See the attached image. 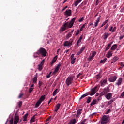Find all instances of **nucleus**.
<instances>
[{
	"label": "nucleus",
	"instance_id": "1",
	"mask_svg": "<svg viewBox=\"0 0 124 124\" xmlns=\"http://www.w3.org/2000/svg\"><path fill=\"white\" fill-rule=\"evenodd\" d=\"M76 18L75 17L72 19L71 21L66 22L64 25L67 29H70L72 28L73 25H74V22H75Z\"/></svg>",
	"mask_w": 124,
	"mask_h": 124
},
{
	"label": "nucleus",
	"instance_id": "2",
	"mask_svg": "<svg viewBox=\"0 0 124 124\" xmlns=\"http://www.w3.org/2000/svg\"><path fill=\"white\" fill-rule=\"evenodd\" d=\"M74 41V39L71 38L69 41H66L64 42L63 45L65 47H71L72 43Z\"/></svg>",
	"mask_w": 124,
	"mask_h": 124
},
{
	"label": "nucleus",
	"instance_id": "3",
	"mask_svg": "<svg viewBox=\"0 0 124 124\" xmlns=\"http://www.w3.org/2000/svg\"><path fill=\"white\" fill-rule=\"evenodd\" d=\"M40 56H43V57H46V55H47V51L45 49L43 48H40L39 50H38Z\"/></svg>",
	"mask_w": 124,
	"mask_h": 124
},
{
	"label": "nucleus",
	"instance_id": "4",
	"mask_svg": "<svg viewBox=\"0 0 124 124\" xmlns=\"http://www.w3.org/2000/svg\"><path fill=\"white\" fill-rule=\"evenodd\" d=\"M108 121H109V116L107 115H104L102 118L101 124H107V123H108Z\"/></svg>",
	"mask_w": 124,
	"mask_h": 124
},
{
	"label": "nucleus",
	"instance_id": "5",
	"mask_svg": "<svg viewBox=\"0 0 124 124\" xmlns=\"http://www.w3.org/2000/svg\"><path fill=\"white\" fill-rule=\"evenodd\" d=\"M73 77H69L66 80V84L69 86V85H71L72 83V81H73Z\"/></svg>",
	"mask_w": 124,
	"mask_h": 124
},
{
	"label": "nucleus",
	"instance_id": "6",
	"mask_svg": "<svg viewBox=\"0 0 124 124\" xmlns=\"http://www.w3.org/2000/svg\"><path fill=\"white\" fill-rule=\"evenodd\" d=\"M61 66H62V63L61 62H60L58 64H57V66H55L54 71L52 73V74H53V75H55V74H56V73L58 72V71L60 70V67H61Z\"/></svg>",
	"mask_w": 124,
	"mask_h": 124
},
{
	"label": "nucleus",
	"instance_id": "7",
	"mask_svg": "<svg viewBox=\"0 0 124 124\" xmlns=\"http://www.w3.org/2000/svg\"><path fill=\"white\" fill-rule=\"evenodd\" d=\"M95 55H96V52L93 51L92 52V53L90 54L89 57L88 58V61L90 62H91V61H93V58L95 57Z\"/></svg>",
	"mask_w": 124,
	"mask_h": 124
},
{
	"label": "nucleus",
	"instance_id": "8",
	"mask_svg": "<svg viewBox=\"0 0 124 124\" xmlns=\"http://www.w3.org/2000/svg\"><path fill=\"white\" fill-rule=\"evenodd\" d=\"M110 92V90H109V88L108 87L105 88L103 89V92L100 93V94L101 95H105V94H107V93H109Z\"/></svg>",
	"mask_w": 124,
	"mask_h": 124
},
{
	"label": "nucleus",
	"instance_id": "9",
	"mask_svg": "<svg viewBox=\"0 0 124 124\" xmlns=\"http://www.w3.org/2000/svg\"><path fill=\"white\" fill-rule=\"evenodd\" d=\"M19 120H20V118H19V115L15 114L14 116V124H18V123H19Z\"/></svg>",
	"mask_w": 124,
	"mask_h": 124
},
{
	"label": "nucleus",
	"instance_id": "10",
	"mask_svg": "<svg viewBox=\"0 0 124 124\" xmlns=\"http://www.w3.org/2000/svg\"><path fill=\"white\" fill-rule=\"evenodd\" d=\"M97 89V87H95L93 89L91 90V93L90 94V95L93 96L94 95L96 92H97V90H96Z\"/></svg>",
	"mask_w": 124,
	"mask_h": 124
},
{
	"label": "nucleus",
	"instance_id": "11",
	"mask_svg": "<svg viewBox=\"0 0 124 124\" xmlns=\"http://www.w3.org/2000/svg\"><path fill=\"white\" fill-rule=\"evenodd\" d=\"M74 54L71 55V63L72 64H74L75 63V61L76 60V58L74 57Z\"/></svg>",
	"mask_w": 124,
	"mask_h": 124
},
{
	"label": "nucleus",
	"instance_id": "12",
	"mask_svg": "<svg viewBox=\"0 0 124 124\" xmlns=\"http://www.w3.org/2000/svg\"><path fill=\"white\" fill-rule=\"evenodd\" d=\"M113 96V95L112 94V93H109L106 95H105V97L108 99V100H109L112 98V97Z\"/></svg>",
	"mask_w": 124,
	"mask_h": 124
},
{
	"label": "nucleus",
	"instance_id": "13",
	"mask_svg": "<svg viewBox=\"0 0 124 124\" xmlns=\"http://www.w3.org/2000/svg\"><path fill=\"white\" fill-rule=\"evenodd\" d=\"M74 30H72L71 32H69L66 35V39H69L72 36V33L74 32Z\"/></svg>",
	"mask_w": 124,
	"mask_h": 124
},
{
	"label": "nucleus",
	"instance_id": "14",
	"mask_svg": "<svg viewBox=\"0 0 124 124\" xmlns=\"http://www.w3.org/2000/svg\"><path fill=\"white\" fill-rule=\"evenodd\" d=\"M116 80H117V76H114V77H111L109 78V81L111 83H113V82H115V81H116Z\"/></svg>",
	"mask_w": 124,
	"mask_h": 124
},
{
	"label": "nucleus",
	"instance_id": "15",
	"mask_svg": "<svg viewBox=\"0 0 124 124\" xmlns=\"http://www.w3.org/2000/svg\"><path fill=\"white\" fill-rule=\"evenodd\" d=\"M86 49V46H83L82 47L80 48V50L78 52V55H80L83 53V51Z\"/></svg>",
	"mask_w": 124,
	"mask_h": 124
},
{
	"label": "nucleus",
	"instance_id": "16",
	"mask_svg": "<svg viewBox=\"0 0 124 124\" xmlns=\"http://www.w3.org/2000/svg\"><path fill=\"white\" fill-rule=\"evenodd\" d=\"M122 82H123V78H120L118 79V80H117V81L116 82V85H117V86H121V85H122Z\"/></svg>",
	"mask_w": 124,
	"mask_h": 124
},
{
	"label": "nucleus",
	"instance_id": "17",
	"mask_svg": "<svg viewBox=\"0 0 124 124\" xmlns=\"http://www.w3.org/2000/svg\"><path fill=\"white\" fill-rule=\"evenodd\" d=\"M107 84V79H103L100 81V84L102 87H104L105 85Z\"/></svg>",
	"mask_w": 124,
	"mask_h": 124
},
{
	"label": "nucleus",
	"instance_id": "18",
	"mask_svg": "<svg viewBox=\"0 0 124 124\" xmlns=\"http://www.w3.org/2000/svg\"><path fill=\"white\" fill-rule=\"evenodd\" d=\"M100 17H101V16H100L99 17H98L96 19L95 22L94 23V27H97V26L98 25V23H99V21H100Z\"/></svg>",
	"mask_w": 124,
	"mask_h": 124
},
{
	"label": "nucleus",
	"instance_id": "19",
	"mask_svg": "<svg viewBox=\"0 0 124 124\" xmlns=\"http://www.w3.org/2000/svg\"><path fill=\"white\" fill-rule=\"evenodd\" d=\"M66 17H68L71 15V10H66L65 13Z\"/></svg>",
	"mask_w": 124,
	"mask_h": 124
},
{
	"label": "nucleus",
	"instance_id": "20",
	"mask_svg": "<svg viewBox=\"0 0 124 124\" xmlns=\"http://www.w3.org/2000/svg\"><path fill=\"white\" fill-rule=\"evenodd\" d=\"M60 107H61V104H60L59 103L57 104L55 106L54 112H56V113H57L60 109Z\"/></svg>",
	"mask_w": 124,
	"mask_h": 124
},
{
	"label": "nucleus",
	"instance_id": "21",
	"mask_svg": "<svg viewBox=\"0 0 124 124\" xmlns=\"http://www.w3.org/2000/svg\"><path fill=\"white\" fill-rule=\"evenodd\" d=\"M82 38H83V37L82 36H80V37L79 38L78 41L77 42V45L78 47L80 46V43L82 42Z\"/></svg>",
	"mask_w": 124,
	"mask_h": 124
},
{
	"label": "nucleus",
	"instance_id": "22",
	"mask_svg": "<svg viewBox=\"0 0 124 124\" xmlns=\"http://www.w3.org/2000/svg\"><path fill=\"white\" fill-rule=\"evenodd\" d=\"M82 113V108H79L78 111L77 113L76 117L78 118L80 115Z\"/></svg>",
	"mask_w": 124,
	"mask_h": 124
},
{
	"label": "nucleus",
	"instance_id": "23",
	"mask_svg": "<svg viewBox=\"0 0 124 124\" xmlns=\"http://www.w3.org/2000/svg\"><path fill=\"white\" fill-rule=\"evenodd\" d=\"M117 48H118V46L117 45V44H114L112 46L110 50H111V51H115V50H116Z\"/></svg>",
	"mask_w": 124,
	"mask_h": 124
},
{
	"label": "nucleus",
	"instance_id": "24",
	"mask_svg": "<svg viewBox=\"0 0 124 124\" xmlns=\"http://www.w3.org/2000/svg\"><path fill=\"white\" fill-rule=\"evenodd\" d=\"M40 57V54H39V52L38 51L37 52H35L33 54V57L35 59L36 58H39Z\"/></svg>",
	"mask_w": 124,
	"mask_h": 124
},
{
	"label": "nucleus",
	"instance_id": "25",
	"mask_svg": "<svg viewBox=\"0 0 124 124\" xmlns=\"http://www.w3.org/2000/svg\"><path fill=\"white\" fill-rule=\"evenodd\" d=\"M36 82H37V73L36 74V75L34 76V78H33V84H35Z\"/></svg>",
	"mask_w": 124,
	"mask_h": 124
},
{
	"label": "nucleus",
	"instance_id": "26",
	"mask_svg": "<svg viewBox=\"0 0 124 124\" xmlns=\"http://www.w3.org/2000/svg\"><path fill=\"white\" fill-rule=\"evenodd\" d=\"M112 51H108L107 54V57L108 59H109V58H111V57L113 56V53H112Z\"/></svg>",
	"mask_w": 124,
	"mask_h": 124
},
{
	"label": "nucleus",
	"instance_id": "27",
	"mask_svg": "<svg viewBox=\"0 0 124 124\" xmlns=\"http://www.w3.org/2000/svg\"><path fill=\"white\" fill-rule=\"evenodd\" d=\"M118 60H119V57L117 56L114 57L111 61V63H114V62H117V61Z\"/></svg>",
	"mask_w": 124,
	"mask_h": 124
},
{
	"label": "nucleus",
	"instance_id": "28",
	"mask_svg": "<svg viewBox=\"0 0 124 124\" xmlns=\"http://www.w3.org/2000/svg\"><path fill=\"white\" fill-rule=\"evenodd\" d=\"M65 30H67V28L65 26H64V24L63 25V26L62 27L60 30V31H64Z\"/></svg>",
	"mask_w": 124,
	"mask_h": 124
},
{
	"label": "nucleus",
	"instance_id": "29",
	"mask_svg": "<svg viewBox=\"0 0 124 124\" xmlns=\"http://www.w3.org/2000/svg\"><path fill=\"white\" fill-rule=\"evenodd\" d=\"M76 123V120L75 119H73L70 121L68 124H75Z\"/></svg>",
	"mask_w": 124,
	"mask_h": 124
},
{
	"label": "nucleus",
	"instance_id": "30",
	"mask_svg": "<svg viewBox=\"0 0 124 124\" xmlns=\"http://www.w3.org/2000/svg\"><path fill=\"white\" fill-rule=\"evenodd\" d=\"M82 1V0H78L77 1H76L74 2V4H75V6H77V5H78V4H79V3H80V2H81Z\"/></svg>",
	"mask_w": 124,
	"mask_h": 124
},
{
	"label": "nucleus",
	"instance_id": "31",
	"mask_svg": "<svg viewBox=\"0 0 124 124\" xmlns=\"http://www.w3.org/2000/svg\"><path fill=\"white\" fill-rule=\"evenodd\" d=\"M97 102V100H93L90 104L91 106H93V105H94V104H96Z\"/></svg>",
	"mask_w": 124,
	"mask_h": 124
},
{
	"label": "nucleus",
	"instance_id": "32",
	"mask_svg": "<svg viewBox=\"0 0 124 124\" xmlns=\"http://www.w3.org/2000/svg\"><path fill=\"white\" fill-rule=\"evenodd\" d=\"M58 59V55L55 56L54 58L53 59L52 61V64H53V63H55V62H56V61H57Z\"/></svg>",
	"mask_w": 124,
	"mask_h": 124
},
{
	"label": "nucleus",
	"instance_id": "33",
	"mask_svg": "<svg viewBox=\"0 0 124 124\" xmlns=\"http://www.w3.org/2000/svg\"><path fill=\"white\" fill-rule=\"evenodd\" d=\"M109 36V33H107V32H105L104 35V39H107V37H108Z\"/></svg>",
	"mask_w": 124,
	"mask_h": 124
},
{
	"label": "nucleus",
	"instance_id": "34",
	"mask_svg": "<svg viewBox=\"0 0 124 124\" xmlns=\"http://www.w3.org/2000/svg\"><path fill=\"white\" fill-rule=\"evenodd\" d=\"M59 93V90L56 89L53 93V96H55V95H57V93Z\"/></svg>",
	"mask_w": 124,
	"mask_h": 124
},
{
	"label": "nucleus",
	"instance_id": "35",
	"mask_svg": "<svg viewBox=\"0 0 124 124\" xmlns=\"http://www.w3.org/2000/svg\"><path fill=\"white\" fill-rule=\"evenodd\" d=\"M44 99H45V95H43L39 99V101L41 102H42V101H43V100H44Z\"/></svg>",
	"mask_w": 124,
	"mask_h": 124
},
{
	"label": "nucleus",
	"instance_id": "36",
	"mask_svg": "<svg viewBox=\"0 0 124 124\" xmlns=\"http://www.w3.org/2000/svg\"><path fill=\"white\" fill-rule=\"evenodd\" d=\"M106 61H107V58H105L103 60H101L100 62V63H105V62H106Z\"/></svg>",
	"mask_w": 124,
	"mask_h": 124
},
{
	"label": "nucleus",
	"instance_id": "37",
	"mask_svg": "<svg viewBox=\"0 0 124 124\" xmlns=\"http://www.w3.org/2000/svg\"><path fill=\"white\" fill-rule=\"evenodd\" d=\"M28 119V114H26L23 117V121L26 122Z\"/></svg>",
	"mask_w": 124,
	"mask_h": 124
},
{
	"label": "nucleus",
	"instance_id": "38",
	"mask_svg": "<svg viewBox=\"0 0 124 124\" xmlns=\"http://www.w3.org/2000/svg\"><path fill=\"white\" fill-rule=\"evenodd\" d=\"M41 103L42 102L39 100L36 103V105H35L36 107H38V106H39V105L41 104Z\"/></svg>",
	"mask_w": 124,
	"mask_h": 124
},
{
	"label": "nucleus",
	"instance_id": "39",
	"mask_svg": "<svg viewBox=\"0 0 124 124\" xmlns=\"http://www.w3.org/2000/svg\"><path fill=\"white\" fill-rule=\"evenodd\" d=\"M38 70H42V68H43V65H42V64H39L38 65Z\"/></svg>",
	"mask_w": 124,
	"mask_h": 124
},
{
	"label": "nucleus",
	"instance_id": "40",
	"mask_svg": "<svg viewBox=\"0 0 124 124\" xmlns=\"http://www.w3.org/2000/svg\"><path fill=\"white\" fill-rule=\"evenodd\" d=\"M91 101H92V98L91 97H88L87 100V103H90Z\"/></svg>",
	"mask_w": 124,
	"mask_h": 124
},
{
	"label": "nucleus",
	"instance_id": "41",
	"mask_svg": "<svg viewBox=\"0 0 124 124\" xmlns=\"http://www.w3.org/2000/svg\"><path fill=\"white\" fill-rule=\"evenodd\" d=\"M88 94H84L83 95H81L80 98H79L80 100L82 99V98H84V97H86V96H87Z\"/></svg>",
	"mask_w": 124,
	"mask_h": 124
},
{
	"label": "nucleus",
	"instance_id": "42",
	"mask_svg": "<svg viewBox=\"0 0 124 124\" xmlns=\"http://www.w3.org/2000/svg\"><path fill=\"white\" fill-rule=\"evenodd\" d=\"M34 89V88L30 87L29 89V93H31V92L33 91Z\"/></svg>",
	"mask_w": 124,
	"mask_h": 124
},
{
	"label": "nucleus",
	"instance_id": "43",
	"mask_svg": "<svg viewBox=\"0 0 124 124\" xmlns=\"http://www.w3.org/2000/svg\"><path fill=\"white\" fill-rule=\"evenodd\" d=\"M110 113H111V109L109 108L105 113V114L106 115H107V114H110Z\"/></svg>",
	"mask_w": 124,
	"mask_h": 124
},
{
	"label": "nucleus",
	"instance_id": "44",
	"mask_svg": "<svg viewBox=\"0 0 124 124\" xmlns=\"http://www.w3.org/2000/svg\"><path fill=\"white\" fill-rule=\"evenodd\" d=\"M34 117H35V115H34L33 117L31 119V122L32 123H33V122H34L35 120Z\"/></svg>",
	"mask_w": 124,
	"mask_h": 124
},
{
	"label": "nucleus",
	"instance_id": "45",
	"mask_svg": "<svg viewBox=\"0 0 124 124\" xmlns=\"http://www.w3.org/2000/svg\"><path fill=\"white\" fill-rule=\"evenodd\" d=\"M108 22H109V20L107 19V20H105V21H104V22H103V24L104 25H105L106 24H107V23H108Z\"/></svg>",
	"mask_w": 124,
	"mask_h": 124
},
{
	"label": "nucleus",
	"instance_id": "46",
	"mask_svg": "<svg viewBox=\"0 0 124 124\" xmlns=\"http://www.w3.org/2000/svg\"><path fill=\"white\" fill-rule=\"evenodd\" d=\"M84 17H81L80 18L79 20H78V22H79L80 23H81V22H83V21H84Z\"/></svg>",
	"mask_w": 124,
	"mask_h": 124
},
{
	"label": "nucleus",
	"instance_id": "47",
	"mask_svg": "<svg viewBox=\"0 0 124 124\" xmlns=\"http://www.w3.org/2000/svg\"><path fill=\"white\" fill-rule=\"evenodd\" d=\"M113 102H114V101L113 100H111L109 101L108 102V105H110V104H112V103H113Z\"/></svg>",
	"mask_w": 124,
	"mask_h": 124
},
{
	"label": "nucleus",
	"instance_id": "48",
	"mask_svg": "<svg viewBox=\"0 0 124 124\" xmlns=\"http://www.w3.org/2000/svg\"><path fill=\"white\" fill-rule=\"evenodd\" d=\"M109 31H110L111 32H113V27L112 26H110L109 27Z\"/></svg>",
	"mask_w": 124,
	"mask_h": 124
},
{
	"label": "nucleus",
	"instance_id": "49",
	"mask_svg": "<svg viewBox=\"0 0 124 124\" xmlns=\"http://www.w3.org/2000/svg\"><path fill=\"white\" fill-rule=\"evenodd\" d=\"M44 62H45V60L43 59V60H42V61L41 62V63L40 64H41L42 65H43V64H44Z\"/></svg>",
	"mask_w": 124,
	"mask_h": 124
},
{
	"label": "nucleus",
	"instance_id": "50",
	"mask_svg": "<svg viewBox=\"0 0 124 124\" xmlns=\"http://www.w3.org/2000/svg\"><path fill=\"white\" fill-rule=\"evenodd\" d=\"M23 102L22 101H20L18 103V106L20 108V107H21V106H22V104Z\"/></svg>",
	"mask_w": 124,
	"mask_h": 124
},
{
	"label": "nucleus",
	"instance_id": "51",
	"mask_svg": "<svg viewBox=\"0 0 124 124\" xmlns=\"http://www.w3.org/2000/svg\"><path fill=\"white\" fill-rule=\"evenodd\" d=\"M100 78H101L100 75H99V74L97 75L96 76V79H100Z\"/></svg>",
	"mask_w": 124,
	"mask_h": 124
},
{
	"label": "nucleus",
	"instance_id": "52",
	"mask_svg": "<svg viewBox=\"0 0 124 124\" xmlns=\"http://www.w3.org/2000/svg\"><path fill=\"white\" fill-rule=\"evenodd\" d=\"M80 33V30H78L76 33V35H78Z\"/></svg>",
	"mask_w": 124,
	"mask_h": 124
},
{
	"label": "nucleus",
	"instance_id": "53",
	"mask_svg": "<svg viewBox=\"0 0 124 124\" xmlns=\"http://www.w3.org/2000/svg\"><path fill=\"white\" fill-rule=\"evenodd\" d=\"M110 46H107V47L106 48L105 51H108L109 49H110Z\"/></svg>",
	"mask_w": 124,
	"mask_h": 124
},
{
	"label": "nucleus",
	"instance_id": "54",
	"mask_svg": "<svg viewBox=\"0 0 124 124\" xmlns=\"http://www.w3.org/2000/svg\"><path fill=\"white\" fill-rule=\"evenodd\" d=\"M51 74H52V72H50L49 74L46 76V77L47 78H50Z\"/></svg>",
	"mask_w": 124,
	"mask_h": 124
},
{
	"label": "nucleus",
	"instance_id": "55",
	"mask_svg": "<svg viewBox=\"0 0 124 124\" xmlns=\"http://www.w3.org/2000/svg\"><path fill=\"white\" fill-rule=\"evenodd\" d=\"M116 30H117V28L116 27H114L113 28L112 32H115V31H116Z\"/></svg>",
	"mask_w": 124,
	"mask_h": 124
},
{
	"label": "nucleus",
	"instance_id": "56",
	"mask_svg": "<svg viewBox=\"0 0 124 124\" xmlns=\"http://www.w3.org/2000/svg\"><path fill=\"white\" fill-rule=\"evenodd\" d=\"M86 119H85L84 121H83L80 124H86Z\"/></svg>",
	"mask_w": 124,
	"mask_h": 124
},
{
	"label": "nucleus",
	"instance_id": "57",
	"mask_svg": "<svg viewBox=\"0 0 124 124\" xmlns=\"http://www.w3.org/2000/svg\"><path fill=\"white\" fill-rule=\"evenodd\" d=\"M124 35L120 36V37H119L120 40H122V39H123V38H124Z\"/></svg>",
	"mask_w": 124,
	"mask_h": 124
},
{
	"label": "nucleus",
	"instance_id": "58",
	"mask_svg": "<svg viewBox=\"0 0 124 124\" xmlns=\"http://www.w3.org/2000/svg\"><path fill=\"white\" fill-rule=\"evenodd\" d=\"M86 27V24H84L82 25V26L81 27V29H83L84 28Z\"/></svg>",
	"mask_w": 124,
	"mask_h": 124
},
{
	"label": "nucleus",
	"instance_id": "59",
	"mask_svg": "<svg viewBox=\"0 0 124 124\" xmlns=\"http://www.w3.org/2000/svg\"><path fill=\"white\" fill-rule=\"evenodd\" d=\"M23 95H24V94H23V93L20 94L18 96V98H21V97H22V96H23Z\"/></svg>",
	"mask_w": 124,
	"mask_h": 124
},
{
	"label": "nucleus",
	"instance_id": "60",
	"mask_svg": "<svg viewBox=\"0 0 124 124\" xmlns=\"http://www.w3.org/2000/svg\"><path fill=\"white\" fill-rule=\"evenodd\" d=\"M112 44H113V42L109 43V44L108 46H109V47H111V45H112Z\"/></svg>",
	"mask_w": 124,
	"mask_h": 124
},
{
	"label": "nucleus",
	"instance_id": "61",
	"mask_svg": "<svg viewBox=\"0 0 124 124\" xmlns=\"http://www.w3.org/2000/svg\"><path fill=\"white\" fill-rule=\"evenodd\" d=\"M10 124H13V120H11L9 121Z\"/></svg>",
	"mask_w": 124,
	"mask_h": 124
},
{
	"label": "nucleus",
	"instance_id": "62",
	"mask_svg": "<svg viewBox=\"0 0 124 124\" xmlns=\"http://www.w3.org/2000/svg\"><path fill=\"white\" fill-rule=\"evenodd\" d=\"M121 96L122 97H124V91L122 92V93H121Z\"/></svg>",
	"mask_w": 124,
	"mask_h": 124
},
{
	"label": "nucleus",
	"instance_id": "63",
	"mask_svg": "<svg viewBox=\"0 0 124 124\" xmlns=\"http://www.w3.org/2000/svg\"><path fill=\"white\" fill-rule=\"evenodd\" d=\"M66 8H67V6H66L65 7L63 8V9H62V11L65 10Z\"/></svg>",
	"mask_w": 124,
	"mask_h": 124
},
{
	"label": "nucleus",
	"instance_id": "64",
	"mask_svg": "<svg viewBox=\"0 0 124 124\" xmlns=\"http://www.w3.org/2000/svg\"><path fill=\"white\" fill-rule=\"evenodd\" d=\"M120 65L122 66V67H124V64H123V62H121Z\"/></svg>",
	"mask_w": 124,
	"mask_h": 124
}]
</instances>
